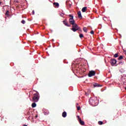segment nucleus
Segmentation results:
<instances>
[{"label": "nucleus", "mask_w": 126, "mask_h": 126, "mask_svg": "<svg viewBox=\"0 0 126 126\" xmlns=\"http://www.w3.org/2000/svg\"><path fill=\"white\" fill-rule=\"evenodd\" d=\"M78 16L80 19H82V15H81V12H80V11L78 12Z\"/></svg>", "instance_id": "nucleus-9"}, {"label": "nucleus", "mask_w": 126, "mask_h": 126, "mask_svg": "<svg viewBox=\"0 0 126 126\" xmlns=\"http://www.w3.org/2000/svg\"><path fill=\"white\" fill-rule=\"evenodd\" d=\"M78 122H79L80 125H81V126H84L85 125L84 122L82 121L81 119H80L79 120H78Z\"/></svg>", "instance_id": "nucleus-11"}, {"label": "nucleus", "mask_w": 126, "mask_h": 126, "mask_svg": "<svg viewBox=\"0 0 126 126\" xmlns=\"http://www.w3.org/2000/svg\"><path fill=\"white\" fill-rule=\"evenodd\" d=\"M44 115H48V113H45Z\"/></svg>", "instance_id": "nucleus-29"}, {"label": "nucleus", "mask_w": 126, "mask_h": 126, "mask_svg": "<svg viewBox=\"0 0 126 126\" xmlns=\"http://www.w3.org/2000/svg\"><path fill=\"white\" fill-rule=\"evenodd\" d=\"M60 15H61V16H63V14H61Z\"/></svg>", "instance_id": "nucleus-28"}, {"label": "nucleus", "mask_w": 126, "mask_h": 126, "mask_svg": "<svg viewBox=\"0 0 126 126\" xmlns=\"http://www.w3.org/2000/svg\"><path fill=\"white\" fill-rule=\"evenodd\" d=\"M62 117H63V118H65L66 117V112L65 111L63 112Z\"/></svg>", "instance_id": "nucleus-13"}, {"label": "nucleus", "mask_w": 126, "mask_h": 126, "mask_svg": "<svg viewBox=\"0 0 126 126\" xmlns=\"http://www.w3.org/2000/svg\"><path fill=\"white\" fill-rule=\"evenodd\" d=\"M77 105H78V103H77Z\"/></svg>", "instance_id": "nucleus-33"}, {"label": "nucleus", "mask_w": 126, "mask_h": 126, "mask_svg": "<svg viewBox=\"0 0 126 126\" xmlns=\"http://www.w3.org/2000/svg\"><path fill=\"white\" fill-rule=\"evenodd\" d=\"M95 74H96V72L94 70H91L89 72L88 76L89 77H92V76H95Z\"/></svg>", "instance_id": "nucleus-4"}, {"label": "nucleus", "mask_w": 126, "mask_h": 126, "mask_svg": "<svg viewBox=\"0 0 126 126\" xmlns=\"http://www.w3.org/2000/svg\"><path fill=\"white\" fill-rule=\"evenodd\" d=\"M63 24L65 25V26H67V27H70V25L67 23V20L65 19L64 21H63Z\"/></svg>", "instance_id": "nucleus-8"}, {"label": "nucleus", "mask_w": 126, "mask_h": 126, "mask_svg": "<svg viewBox=\"0 0 126 126\" xmlns=\"http://www.w3.org/2000/svg\"><path fill=\"white\" fill-rule=\"evenodd\" d=\"M69 17H71L69 19V22L71 25L75 24V21L73 19V16L71 14L69 15Z\"/></svg>", "instance_id": "nucleus-3"}, {"label": "nucleus", "mask_w": 126, "mask_h": 126, "mask_svg": "<svg viewBox=\"0 0 126 126\" xmlns=\"http://www.w3.org/2000/svg\"><path fill=\"white\" fill-rule=\"evenodd\" d=\"M83 30L84 32H85V33H87V32H88L87 28L86 27H84L83 29Z\"/></svg>", "instance_id": "nucleus-14"}, {"label": "nucleus", "mask_w": 126, "mask_h": 126, "mask_svg": "<svg viewBox=\"0 0 126 126\" xmlns=\"http://www.w3.org/2000/svg\"><path fill=\"white\" fill-rule=\"evenodd\" d=\"M87 10V7H84L82 9V12H86V11Z\"/></svg>", "instance_id": "nucleus-12"}, {"label": "nucleus", "mask_w": 126, "mask_h": 126, "mask_svg": "<svg viewBox=\"0 0 126 126\" xmlns=\"http://www.w3.org/2000/svg\"><path fill=\"white\" fill-rule=\"evenodd\" d=\"M124 61H120L119 63V64H124Z\"/></svg>", "instance_id": "nucleus-21"}, {"label": "nucleus", "mask_w": 126, "mask_h": 126, "mask_svg": "<svg viewBox=\"0 0 126 126\" xmlns=\"http://www.w3.org/2000/svg\"><path fill=\"white\" fill-rule=\"evenodd\" d=\"M53 5H55V7H59L60 6V4L58 2H54Z\"/></svg>", "instance_id": "nucleus-10"}, {"label": "nucleus", "mask_w": 126, "mask_h": 126, "mask_svg": "<svg viewBox=\"0 0 126 126\" xmlns=\"http://www.w3.org/2000/svg\"><path fill=\"white\" fill-rule=\"evenodd\" d=\"M114 58H118V57H119V54L118 53L115 54L114 55Z\"/></svg>", "instance_id": "nucleus-19"}, {"label": "nucleus", "mask_w": 126, "mask_h": 126, "mask_svg": "<svg viewBox=\"0 0 126 126\" xmlns=\"http://www.w3.org/2000/svg\"><path fill=\"white\" fill-rule=\"evenodd\" d=\"M5 15H9V11L7 10L5 13Z\"/></svg>", "instance_id": "nucleus-20"}, {"label": "nucleus", "mask_w": 126, "mask_h": 126, "mask_svg": "<svg viewBox=\"0 0 126 126\" xmlns=\"http://www.w3.org/2000/svg\"><path fill=\"white\" fill-rule=\"evenodd\" d=\"M94 88H97V87H102V85H100L97 83H94L93 84Z\"/></svg>", "instance_id": "nucleus-7"}, {"label": "nucleus", "mask_w": 126, "mask_h": 126, "mask_svg": "<svg viewBox=\"0 0 126 126\" xmlns=\"http://www.w3.org/2000/svg\"><path fill=\"white\" fill-rule=\"evenodd\" d=\"M32 102L36 103L39 101V99H40V95L38 93L34 94L32 97Z\"/></svg>", "instance_id": "nucleus-2"}, {"label": "nucleus", "mask_w": 126, "mask_h": 126, "mask_svg": "<svg viewBox=\"0 0 126 126\" xmlns=\"http://www.w3.org/2000/svg\"><path fill=\"white\" fill-rule=\"evenodd\" d=\"M0 4H1V2L0 1Z\"/></svg>", "instance_id": "nucleus-31"}, {"label": "nucleus", "mask_w": 126, "mask_h": 126, "mask_svg": "<svg viewBox=\"0 0 126 126\" xmlns=\"http://www.w3.org/2000/svg\"><path fill=\"white\" fill-rule=\"evenodd\" d=\"M79 37H80V38H83V37H84V36H83V34L82 33H81L79 34Z\"/></svg>", "instance_id": "nucleus-22"}, {"label": "nucleus", "mask_w": 126, "mask_h": 126, "mask_svg": "<svg viewBox=\"0 0 126 126\" xmlns=\"http://www.w3.org/2000/svg\"><path fill=\"white\" fill-rule=\"evenodd\" d=\"M35 117H36V118H38V115H36V116H35Z\"/></svg>", "instance_id": "nucleus-30"}, {"label": "nucleus", "mask_w": 126, "mask_h": 126, "mask_svg": "<svg viewBox=\"0 0 126 126\" xmlns=\"http://www.w3.org/2000/svg\"><path fill=\"white\" fill-rule=\"evenodd\" d=\"M91 34H94V31H92L91 32Z\"/></svg>", "instance_id": "nucleus-25"}, {"label": "nucleus", "mask_w": 126, "mask_h": 126, "mask_svg": "<svg viewBox=\"0 0 126 126\" xmlns=\"http://www.w3.org/2000/svg\"><path fill=\"white\" fill-rule=\"evenodd\" d=\"M77 118H78V121H79L80 120H81V118H80L79 116H77Z\"/></svg>", "instance_id": "nucleus-24"}, {"label": "nucleus", "mask_w": 126, "mask_h": 126, "mask_svg": "<svg viewBox=\"0 0 126 126\" xmlns=\"http://www.w3.org/2000/svg\"><path fill=\"white\" fill-rule=\"evenodd\" d=\"M77 110L80 111V106H77Z\"/></svg>", "instance_id": "nucleus-23"}, {"label": "nucleus", "mask_w": 126, "mask_h": 126, "mask_svg": "<svg viewBox=\"0 0 126 126\" xmlns=\"http://www.w3.org/2000/svg\"><path fill=\"white\" fill-rule=\"evenodd\" d=\"M21 22L22 24H25V23H26V22L24 20H22Z\"/></svg>", "instance_id": "nucleus-18"}, {"label": "nucleus", "mask_w": 126, "mask_h": 126, "mask_svg": "<svg viewBox=\"0 0 126 126\" xmlns=\"http://www.w3.org/2000/svg\"><path fill=\"white\" fill-rule=\"evenodd\" d=\"M89 103L91 105H92V106H96V101H95V99L90 98L89 99Z\"/></svg>", "instance_id": "nucleus-5"}, {"label": "nucleus", "mask_w": 126, "mask_h": 126, "mask_svg": "<svg viewBox=\"0 0 126 126\" xmlns=\"http://www.w3.org/2000/svg\"><path fill=\"white\" fill-rule=\"evenodd\" d=\"M72 28L71 29V30L73 32H76V31H79V32H81V29L79 27L77 24H74V25H72Z\"/></svg>", "instance_id": "nucleus-1"}, {"label": "nucleus", "mask_w": 126, "mask_h": 126, "mask_svg": "<svg viewBox=\"0 0 126 126\" xmlns=\"http://www.w3.org/2000/svg\"><path fill=\"white\" fill-rule=\"evenodd\" d=\"M69 7H71V4H69Z\"/></svg>", "instance_id": "nucleus-27"}, {"label": "nucleus", "mask_w": 126, "mask_h": 126, "mask_svg": "<svg viewBox=\"0 0 126 126\" xmlns=\"http://www.w3.org/2000/svg\"><path fill=\"white\" fill-rule=\"evenodd\" d=\"M32 14H33V15H34V14H35V11L34 10H32Z\"/></svg>", "instance_id": "nucleus-26"}, {"label": "nucleus", "mask_w": 126, "mask_h": 126, "mask_svg": "<svg viewBox=\"0 0 126 126\" xmlns=\"http://www.w3.org/2000/svg\"><path fill=\"white\" fill-rule=\"evenodd\" d=\"M110 63L112 66L115 65L117 63V60L116 59H111L110 60Z\"/></svg>", "instance_id": "nucleus-6"}, {"label": "nucleus", "mask_w": 126, "mask_h": 126, "mask_svg": "<svg viewBox=\"0 0 126 126\" xmlns=\"http://www.w3.org/2000/svg\"><path fill=\"white\" fill-rule=\"evenodd\" d=\"M124 58V56H120V57L118 58L119 61H121V60H122V59Z\"/></svg>", "instance_id": "nucleus-16"}, {"label": "nucleus", "mask_w": 126, "mask_h": 126, "mask_svg": "<svg viewBox=\"0 0 126 126\" xmlns=\"http://www.w3.org/2000/svg\"><path fill=\"white\" fill-rule=\"evenodd\" d=\"M36 106H37V104H36V103H35V102L32 103V108H35V107H36Z\"/></svg>", "instance_id": "nucleus-15"}, {"label": "nucleus", "mask_w": 126, "mask_h": 126, "mask_svg": "<svg viewBox=\"0 0 126 126\" xmlns=\"http://www.w3.org/2000/svg\"><path fill=\"white\" fill-rule=\"evenodd\" d=\"M125 90H126V87L125 88Z\"/></svg>", "instance_id": "nucleus-32"}, {"label": "nucleus", "mask_w": 126, "mask_h": 126, "mask_svg": "<svg viewBox=\"0 0 126 126\" xmlns=\"http://www.w3.org/2000/svg\"><path fill=\"white\" fill-rule=\"evenodd\" d=\"M98 124L100 126H102V125H103V122H102V121H98Z\"/></svg>", "instance_id": "nucleus-17"}]
</instances>
